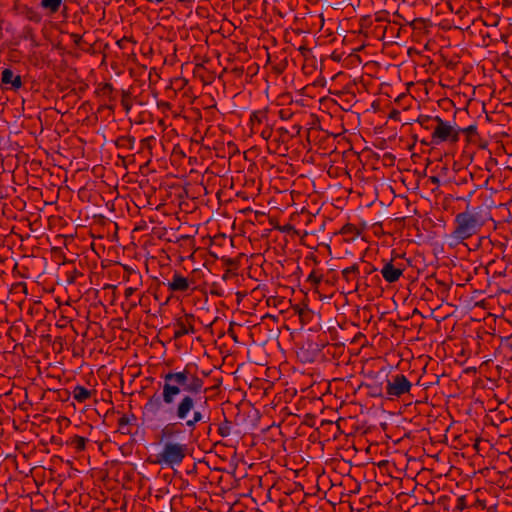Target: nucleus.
I'll return each instance as SVG.
<instances>
[{"instance_id": "obj_1", "label": "nucleus", "mask_w": 512, "mask_h": 512, "mask_svg": "<svg viewBox=\"0 0 512 512\" xmlns=\"http://www.w3.org/2000/svg\"><path fill=\"white\" fill-rule=\"evenodd\" d=\"M195 364H186L183 370H170L161 374L162 400L170 406L169 412L177 420H186L194 411L201 394H206L209 388L204 387L203 378L196 373Z\"/></svg>"}, {"instance_id": "obj_2", "label": "nucleus", "mask_w": 512, "mask_h": 512, "mask_svg": "<svg viewBox=\"0 0 512 512\" xmlns=\"http://www.w3.org/2000/svg\"><path fill=\"white\" fill-rule=\"evenodd\" d=\"M454 228L450 237L458 243L477 235L481 228L485 225L484 217L479 213L469 209L456 214L454 218Z\"/></svg>"}, {"instance_id": "obj_3", "label": "nucleus", "mask_w": 512, "mask_h": 512, "mask_svg": "<svg viewBox=\"0 0 512 512\" xmlns=\"http://www.w3.org/2000/svg\"><path fill=\"white\" fill-rule=\"evenodd\" d=\"M188 446L181 443H165L162 451L156 455L155 463L174 467L183 462L187 455Z\"/></svg>"}, {"instance_id": "obj_4", "label": "nucleus", "mask_w": 512, "mask_h": 512, "mask_svg": "<svg viewBox=\"0 0 512 512\" xmlns=\"http://www.w3.org/2000/svg\"><path fill=\"white\" fill-rule=\"evenodd\" d=\"M456 143L459 141V130L442 118L437 119V124L431 134L430 143L439 145L442 142Z\"/></svg>"}, {"instance_id": "obj_5", "label": "nucleus", "mask_w": 512, "mask_h": 512, "mask_svg": "<svg viewBox=\"0 0 512 512\" xmlns=\"http://www.w3.org/2000/svg\"><path fill=\"white\" fill-rule=\"evenodd\" d=\"M412 387L411 382L403 374H396L387 380L386 393L389 397H401L408 393Z\"/></svg>"}, {"instance_id": "obj_6", "label": "nucleus", "mask_w": 512, "mask_h": 512, "mask_svg": "<svg viewBox=\"0 0 512 512\" xmlns=\"http://www.w3.org/2000/svg\"><path fill=\"white\" fill-rule=\"evenodd\" d=\"M185 429L187 428L184 421L169 422L161 429V440H165L166 443H177Z\"/></svg>"}, {"instance_id": "obj_7", "label": "nucleus", "mask_w": 512, "mask_h": 512, "mask_svg": "<svg viewBox=\"0 0 512 512\" xmlns=\"http://www.w3.org/2000/svg\"><path fill=\"white\" fill-rule=\"evenodd\" d=\"M343 280L346 282L348 293L357 292L360 287V268L358 264L346 267L341 272Z\"/></svg>"}, {"instance_id": "obj_8", "label": "nucleus", "mask_w": 512, "mask_h": 512, "mask_svg": "<svg viewBox=\"0 0 512 512\" xmlns=\"http://www.w3.org/2000/svg\"><path fill=\"white\" fill-rule=\"evenodd\" d=\"M195 316L191 313H186L183 317L177 319L176 327L173 338L180 339L184 335L195 333L194 329Z\"/></svg>"}, {"instance_id": "obj_9", "label": "nucleus", "mask_w": 512, "mask_h": 512, "mask_svg": "<svg viewBox=\"0 0 512 512\" xmlns=\"http://www.w3.org/2000/svg\"><path fill=\"white\" fill-rule=\"evenodd\" d=\"M191 284H194V282L175 271L171 281L166 285L171 292H186L189 290Z\"/></svg>"}, {"instance_id": "obj_10", "label": "nucleus", "mask_w": 512, "mask_h": 512, "mask_svg": "<svg viewBox=\"0 0 512 512\" xmlns=\"http://www.w3.org/2000/svg\"><path fill=\"white\" fill-rule=\"evenodd\" d=\"M1 84L6 89L17 91L22 87L23 82L20 75H16L11 69L5 68L1 73Z\"/></svg>"}, {"instance_id": "obj_11", "label": "nucleus", "mask_w": 512, "mask_h": 512, "mask_svg": "<svg viewBox=\"0 0 512 512\" xmlns=\"http://www.w3.org/2000/svg\"><path fill=\"white\" fill-rule=\"evenodd\" d=\"M381 274L384 280L388 283H394L400 279L403 274V269L394 266L392 260L385 263L381 269Z\"/></svg>"}, {"instance_id": "obj_12", "label": "nucleus", "mask_w": 512, "mask_h": 512, "mask_svg": "<svg viewBox=\"0 0 512 512\" xmlns=\"http://www.w3.org/2000/svg\"><path fill=\"white\" fill-rule=\"evenodd\" d=\"M192 417L187 418L184 420L186 428L190 431V433H193V431L196 429V425L199 422H207L209 420V417L205 415V413L202 410H196L191 412Z\"/></svg>"}, {"instance_id": "obj_13", "label": "nucleus", "mask_w": 512, "mask_h": 512, "mask_svg": "<svg viewBox=\"0 0 512 512\" xmlns=\"http://www.w3.org/2000/svg\"><path fill=\"white\" fill-rule=\"evenodd\" d=\"M162 404H164L162 400V395L159 396L156 393H154L149 399L147 400L144 409L153 415H155L161 408Z\"/></svg>"}, {"instance_id": "obj_14", "label": "nucleus", "mask_w": 512, "mask_h": 512, "mask_svg": "<svg viewBox=\"0 0 512 512\" xmlns=\"http://www.w3.org/2000/svg\"><path fill=\"white\" fill-rule=\"evenodd\" d=\"M135 137L134 136H131V135H125V136H119L116 140H115V146L118 148V149H121V150H124V151H128V150H133L134 149V145H135Z\"/></svg>"}, {"instance_id": "obj_15", "label": "nucleus", "mask_w": 512, "mask_h": 512, "mask_svg": "<svg viewBox=\"0 0 512 512\" xmlns=\"http://www.w3.org/2000/svg\"><path fill=\"white\" fill-rule=\"evenodd\" d=\"M136 420V416L134 414H131V415H126V414H123L119 419H118V428H119V431L122 433V434H125V435H128V434H131V430L129 428V425Z\"/></svg>"}, {"instance_id": "obj_16", "label": "nucleus", "mask_w": 512, "mask_h": 512, "mask_svg": "<svg viewBox=\"0 0 512 512\" xmlns=\"http://www.w3.org/2000/svg\"><path fill=\"white\" fill-rule=\"evenodd\" d=\"M268 122V112L265 109L254 111L250 116V124L263 126Z\"/></svg>"}, {"instance_id": "obj_17", "label": "nucleus", "mask_w": 512, "mask_h": 512, "mask_svg": "<svg viewBox=\"0 0 512 512\" xmlns=\"http://www.w3.org/2000/svg\"><path fill=\"white\" fill-rule=\"evenodd\" d=\"M439 116H429V115H419L416 119V122L425 130H434L435 125L437 124V119Z\"/></svg>"}, {"instance_id": "obj_18", "label": "nucleus", "mask_w": 512, "mask_h": 512, "mask_svg": "<svg viewBox=\"0 0 512 512\" xmlns=\"http://www.w3.org/2000/svg\"><path fill=\"white\" fill-rule=\"evenodd\" d=\"M87 442V438L79 435H74L69 440H67V445L73 447L76 452H82L85 450Z\"/></svg>"}, {"instance_id": "obj_19", "label": "nucleus", "mask_w": 512, "mask_h": 512, "mask_svg": "<svg viewBox=\"0 0 512 512\" xmlns=\"http://www.w3.org/2000/svg\"><path fill=\"white\" fill-rule=\"evenodd\" d=\"M91 394L92 392L90 390L81 385H77L73 390V397L79 403H83L88 400L91 397Z\"/></svg>"}, {"instance_id": "obj_20", "label": "nucleus", "mask_w": 512, "mask_h": 512, "mask_svg": "<svg viewBox=\"0 0 512 512\" xmlns=\"http://www.w3.org/2000/svg\"><path fill=\"white\" fill-rule=\"evenodd\" d=\"M63 0H41L40 6L48 11L49 15L57 13Z\"/></svg>"}, {"instance_id": "obj_21", "label": "nucleus", "mask_w": 512, "mask_h": 512, "mask_svg": "<svg viewBox=\"0 0 512 512\" xmlns=\"http://www.w3.org/2000/svg\"><path fill=\"white\" fill-rule=\"evenodd\" d=\"M23 14L31 22L40 23L42 21V15L34 8L24 7Z\"/></svg>"}, {"instance_id": "obj_22", "label": "nucleus", "mask_w": 512, "mask_h": 512, "mask_svg": "<svg viewBox=\"0 0 512 512\" xmlns=\"http://www.w3.org/2000/svg\"><path fill=\"white\" fill-rule=\"evenodd\" d=\"M459 134L463 133L466 135L467 140L469 142H475L478 138V132H477V126L476 125H470L466 128H458Z\"/></svg>"}, {"instance_id": "obj_23", "label": "nucleus", "mask_w": 512, "mask_h": 512, "mask_svg": "<svg viewBox=\"0 0 512 512\" xmlns=\"http://www.w3.org/2000/svg\"><path fill=\"white\" fill-rule=\"evenodd\" d=\"M121 105L126 113H129L132 108V95L130 91L122 90L121 91Z\"/></svg>"}, {"instance_id": "obj_24", "label": "nucleus", "mask_w": 512, "mask_h": 512, "mask_svg": "<svg viewBox=\"0 0 512 512\" xmlns=\"http://www.w3.org/2000/svg\"><path fill=\"white\" fill-rule=\"evenodd\" d=\"M278 138L276 141L280 143H287L291 138L294 137V134H290V131L284 127H280L277 129Z\"/></svg>"}, {"instance_id": "obj_25", "label": "nucleus", "mask_w": 512, "mask_h": 512, "mask_svg": "<svg viewBox=\"0 0 512 512\" xmlns=\"http://www.w3.org/2000/svg\"><path fill=\"white\" fill-rule=\"evenodd\" d=\"M113 91H114V88L111 83H103L98 88L97 93L102 96L108 97L110 100H113L114 99L112 96Z\"/></svg>"}, {"instance_id": "obj_26", "label": "nucleus", "mask_w": 512, "mask_h": 512, "mask_svg": "<svg viewBox=\"0 0 512 512\" xmlns=\"http://www.w3.org/2000/svg\"><path fill=\"white\" fill-rule=\"evenodd\" d=\"M272 134H273V129H272L271 125L269 124V122L265 123V125H263V128L261 129L259 135L261 136L262 139L269 140L272 137Z\"/></svg>"}, {"instance_id": "obj_27", "label": "nucleus", "mask_w": 512, "mask_h": 512, "mask_svg": "<svg viewBox=\"0 0 512 512\" xmlns=\"http://www.w3.org/2000/svg\"><path fill=\"white\" fill-rule=\"evenodd\" d=\"M230 430L231 427L228 420H225V422L218 427V433L222 437H227L230 434Z\"/></svg>"}, {"instance_id": "obj_28", "label": "nucleus", "mask_w": 512, "mask_h": 512, "mask_svg": "<svg viewBox=\"0 0 512 512\" xmlns=\"http://www.w3.org/2000/svg\"><path fill=\"white\" fill-rule=\"evenodd\" d=\"M307 281L312 283L313 285L315 286H318L321 281H322V276L321 275H317L315 271H312L308 278H307Z\"/></svg>"}, {"instance_id": "obj_29", "label": "nucleus", "mask_w": 512, "mask_h": 512, "mask_svg": "<svg viewBox=\"0 0 512 512\" xmlns=\"http://www.w3.org/2000/svg\"><path fill=\"white\" fill-rule=\"evenodd\" d=\"M341 233L342 234H359L355 225L350 224V223H348L342 227Z\"/></svg>"}, {"instance_id": "obj_30", "label": "nucleus", "mask_w": 512, "mask_h": 512, "mask_svg": "<svg viewBox=\"0 0 512 512\" xmlns=\"http://www.w3.org/2000/svg\"><path fill=\"white\" fill-rule=\"evenodd\" d=\"M155 138L153 136L146 137L140 141V149H149L151 150V142L154 141Z\"/></svg>"}, {"instance_id": "obj_31", "label": "nucleus", "mask_w": 512, "mask_h": 512, "mask_svg": "<svg viewBox=\"0 0 512 512\" xmlns=\"http://www.w3.org/2000/svg\"><path fill=\"white\" fill-rule=\"evenodd\" d=\"M467 507H468V505L466 502V497L465 496L458 497L456 500V509L459 511H462Z\"/></svg>"}, {"instance_id": "obj_32", "label": "nucleus", "mask_w": 512, "mask_h": 512, "mask_svg": "<svg viewBox=\"0 0 512 512\" xmlns=\"http://www.w3.org/2000/svg\"><path fill=\"white\" fill-rule=\"evenodd\" d=\"M70 38L73 40L74 44L81 48V44L83 42V38L80 34H77V33H71L70 34Z\"/></svg>"}, {"instance_id": "obj_33", "label": "nucleus", "mask_w": 512, "mask_h": 512, "mask_svg": "<svg viewBox=\"0 0 512 512\" xmlns=\"http://www.w3.org/2000/svg\"><path fill=\"white\" fill-rule=\"evenodd\" d=\"M278 229L281 231V232H285V233H289L291 231H293L294 233H296L297 231L295 230L294 226L291 225V224H286L282 227H278Z\"/></svg>"}, {"instance_id": "obj_34", "label": "nucleus", "mask_w": 512, "mask_h": 512, "mask_svg": "<svg viewBox=\"0 0 512 512\" xmlns=\"http://www.w3.org/2000/svg\"><path fill=\"white\" fill-rule=\"evenodd\" d=\"M376 271H377V268L375 266H373V265H370V264L366 265L363 268V273L366 274V275H370V274H372V273H374Z\"/></svg>"}, {"instance_id": "obj_35", "label": "nucleus", "mask_w": 512, "mask_h": 512, "mask_svg": "<svg viewBox=\"0 0 512 512\" xmlns=\"http://www.w3.org/2000/svg\"><path fill=\"white\" fill-rule=\"evenodd\" d=\"M301 131V126L299 125H293L292 130L290 131V134H294V137L299 135Z\"/></svg>"}, {"instance_id": "obj_36", "label": "nucleus", "mask_w": 512, "mask_h": 512, "mask_svg": "<svg viewBox=\"0 0 512 512\" xmlns=\"http://www.w3.org/2000/svg\"><path fill=\"white\" fill-rule=\"evenodd\" d=\"M224 261H225V264H226L227 266H231V267H234V268H236V267H237V261H236V260H234V259H232V258H227V259H225Z\"/></svg>"}, {"instance_id": "obj_37", "label": "nucleus", "mask_w": 512, "mask_h": 512, "mask_svg": "<svg viewBox=\"0 0 512 512\" xmlns=\"http://www.w3.org/2000/svg\"><path fill=\"white\" fill-rule=\"evenodd\" d=\"M135 288H132V287H128L125 289V292H124V296L126 299H128L129 297L132 296V294L135 292Z\"/></svg>"}, {"instance_id": "obj_38", "label": "nucleus", "mask_w": 512, "mask_h": 512, "mask_svg": "<svg viewBox=\"0 0 512 512\" xmlns=\"http://www.w3.org/2000/svg\"><path fill=\"white\" fill-rule=\"evenodd\" d=\"M263 126L251 125V132L253 134H259Z\"/></svg>"}, {"instance_id": "obj_39", "label": "nucleus", "mask_w": 512, "mask_h": 512, "mask_svg": "<svg viewBox=\"0 0 512 512\" xmlns=\"http://www.w3.org/2000/svg\"><path fill=\"white\" fill-rule=\"evenodd\" d=\"M384 159H387V161L393 162L395 160V156L391 153L384 154Z\"/></svg>"}, {"instance_id": "obj_40", "label": "nucleus", "mask_w": 512, "mask_h": 512, "mask_svg": "<svg viewBox=\"0 0 512 512\" xmlns=\"http://www.w3.org/2000/svg\"><path fill=\"white\" fill-rule=\"evenodd\" d=\"M203 69H204V65L203 64H196L195 68H194V74L198 73L199 71H201Z\"/></svg>"}, {"instance_id": "obj_41", "label": "nucleus", "mask_w": 512, "mask_h": 512, "mask_svg": "<svg viewBox=\"0 0 512 512\" xmlns=\"http://www.w3.org/2000/svg\"><path fill=\"white\" fill-rule=\"evenodd\" d=\"M124 41H128V39H127L126 37H124V38H122L121 40H119V41L117 42V44H118L120 47H122V45H124Z\"/></svg>"}, {"instance_id": "obj_42", "label": "nucleus", "mask_w": 512, "mask_h": 512, "mask_svg": "<svg viewBox=\"0 0 512 512\" xmlns=\"http://www.w3.org/2000/svg\"><path fill=\"white\" fill-rule=\"evenodd\" d=\"M124 41H128V39H127L126 37H124V38H122L121 40H119V41L117 42V44H118L120 47H122V45H124Z\"/></svg>"}, {"instance_id": "obj_43", "label": "nucleus", "mask_w": 512, "mask_h": 512, "mask_svg": "<svg viewBox=\"0 0 512 512\" xmlns=\"http://www.w3.org/2000/svg\"><path fill=\"white\" fill-rule=\"evenodd\" d=\"M430 180H431L432 183H439V179L436 176L430 177Z\"/></svg>"}, {"instance_id": "obj_44", "label": "nucleus", "mask_w": 512, "mask_h": 512, "mask_svg": "<svg viewBox=\"0 0 512 512\" xmlns=\"http://www.w3.org/2000/svg\"><path fill=\"white\" fill-rule=\"evenodd\" d=\"M420 142H421V144L426 145V146L433 145L432 143H430V141H426L425 139H422Z\"/></svg>"}, {"instance_id": "obj_45", "label": "nucleus", "mask_w": 512, "mask_h": 512, "mask_svg": "<svg viewBox=\"0 0 512 512\" xmlns=\"http://www.w3.org/2000/svg\"><path fill=\"white\" fill-rule=\"evenodd\" d=\"M280 117H281L282 119H286V114H285V111H284V110H281V111H280Z\"/></svg>"}, {"instance_id": "obj_46", "label": "nucleus", "mask_w": 512, "mask_h": 512, "mask_svg": "<svg viewBox=\"0 0 512 512\" xmlns=\"http://www.w3.org/2000/svg\"><path fill=\"white\" fill-rule=\"evenodd\" d=\"M397 114H399L398 111H393L390 115V118H395Z\"/></svg>"}, {"instance_id": "obj_47", "label": "nucleus", "mask_w": 512, "mask_h": 512, "mask_svg": "<svg viewBox=\"0 0 512 512\" xmlns=\"http://www.w3.org/2000/svg\"><path fill=\"white\" fill-rule=\"evenodd\" d=\"M75 281V274H72L71 277H69V283H73Z\"/></svg>"}, {"instance_id": "obj_48", "label": "nucleus", "mask_w": 512, "mask_h": 512, "mask_svg": "<svg viewBox=\"0 0 512 512\" xmlns=\"http://www.w3.org/2000/svg\"><path fill=\"white\" fill-rule=\"evenodd\" d=\"M127 272H135L133 269H130L128 266L124 267Z\"/></svg>"}, {"instance_id": "obj_49", "label": "nucleus", "mask_w": 512, "mask_h": 512, "mask_svg": "<svg viewBox=\"0 0 512 512\" xmlns=\"http://www.w3.org/2000/svg\"><path fill=\"white\" fill-rule=\"evenodd\" d=\"M203 398H204V403L206 404V403H207V401H208V397H207V396H204Z\"/></svg>"}, {"instance_id": "obj_50", "label": "nucleus", "mask_w": 512, "mask_h": 512, "mask_svg": "<svg viewBox=\"0 0 512 512\" xmlns=\"http://www.w3.org/2000/svg\"><path fill=\"white\" fill-rule=\"evenodd\" d=\"M211 293H212V294H216L217 296H220V295H221L220 293H218V292H214V291H212Z\"/></svg>"}, {"instance_id": "obj_51", "label": "nucleus", "mask_w": 512, "mask_h": 512, "mask_svg": "<svg viewBox=\"0 0 512 512\" xmlns=\"http://www.w3.org/2000/svg\"><path fill=\"white\" fill-rule=\"evenodd\" d=\"M271 317L270 314H266L263 318Z\"/></svg>"}, {"instance_id": "obj_52", "label": "nucleus", "mask_w": 512, "mask_h": 512, "mask_svg": "<svg viewBox=\"0 0 512 512\" xmlns=\"http://www.w3.org/2000/svg\"><path fill=\"white\" fill-rule=\"evenodd\" d=\"M73 273H74L75 275H78V274H79L77 270H74V272H73Z\"/></svg>"}]
</instances>
